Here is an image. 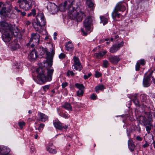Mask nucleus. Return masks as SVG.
<instances>
[{"instance_id": "f257e3e1", "label": "nucleus", "mask_w": 155, "mask_h": 155, "mask_svg": "<svg viewBox=\"0 0 155 155\" xmlns=\"http://www.w3.org/2000/svg\"><path fill=\"white\" fill-rule=\"evenodd\" d=\"M80 5L79 0H74L70 1V0L66 1L64 3V9L62 11L65 10L66 7L68 6V15L70 18L73 19H76L77 21H81L85 15L83 12L80 11L79 6ZM63 6L60 7L61 9Z\"/></svg>"}, {"instance_id": "f03ea898", "label": "nucleus", "mask_w": 155, "mask_h": 155, "mask_svg": "<svg viewBox=\"0 0 155 155\" xmlns=\"http://www.w3.org/2000/svg\"><path fill=\"white\" fill-rule=\"evenodd\" d=\"M47 77L44 74V70L42 68H39L37 70V72L38 73L37 75L38 80L42 82L45 83L47 81H50L52 80V74L54 72L53 69H48L47 68Z\"/></svg>"}, {"instance_id": "7ed1b4c3", "label": "nucleus", "mask_w": 155, "mask_h": 155, "mask_svg": "<svg viewBox=\"0 0 155 155\" xmlns=\"http://www.w3.org/2000/svg\"><path fill=\"white\" fill-rule=\"evenodd\" d=\"M45 21L43 14L40 13L36 16V21L32 23V25L36 31L39 32L40 31L38 29V27L44 26L45 25Z\"/></svg>"}, {"instance_id": "20e7f679", "label": "nucleus", "mask_w": 155, "mask_h": 155, "mask_svg": "<svg viewBox=\"0 0 155 155\" xmlns=\"http://www.w3.org/2000/svg\"><path fill=\"white\" fill-rule=\"evenodd\" d=\"M38 51L41 55L43 54L45 52L47 55L48 62L45 63L44 66L46 68L47 65L48 66V67H51L52 65V60L53 54H50L49 52H48L47 49L46 48H44L42 47L39 48Z\"/></svg>"}, {"instance_id": "39448f33", "label": "nucleus", "mask_w": 155, "mask_h": 155, "mask_svg": "<svg viewBox=\"0 0 155 155\" xmlns=\"http://www.w3.org/2000/svg\"><path fill=\"white\" fill-rule=\"evenodd\" d=\"M17 3L20 8L26 11L31 9L35 2L33 0H18Z\"/></svg>"}, {"instance_id": "423d86ee", "label": "nucleus", "mask_w": 155, "mask_h": 155, "mask_svg": "<svg viewBox=\"0 0 155 155\" xmlns=\"http://www.w3.org/2000/svg\"><path fill=\"white\" fill-rule=\"evenodd\" d=\"M145 115L140 117V120L144 125H150L153 121L152 115L150 112L144 113Z\"/></svg>"}, {"instance_id": "0eeeda50", "label": "nucleus", "mask_w": 155, "mask_h": 155, "mask_svg": "<svg viewBox=\"0 0 155 155\" xmlns=\"http://www.w3.org/2000/svg\"><path fill=\"white\" fill-rule=\"evenodd\" d=\"M12 25L7 22L2 21L0 22V31L2 32L5 31H9L12 30Z\"/></svg>"}, {"instance_id": "6e6552de", "label": "nucleus", "mask_w": 155, "mask_h": 155, "mask_svg": "<svg viewBox=\"0 0 155 155\" xmlns=\"http://www.w3.org/2000/svg\"><path fill=\"white\" fill-rule=\"evenodd\" d=\"M12 31H4L3 32L4 34L2 35V38L5 42H8L11 40L12 37Z\"/></svg>"}, {"instance_id": "1a4fd4ad", "label": "nucleus", "mask_w": 155, "mask_h": 155, "mask_svg": "<svg viewBox=\"0 0 155 155\" xmlns=\"http://www.w3.org/2000/svg\"><path fill=\"white\" fill-rule=\"evenodd\" d=\"M40 36L37 33H32L31 34L30 43L33 42L34 44L38 45L40 41Z\"/></svg>"}, {"instance_id": "9d476101", "label": "nucleus", "mask_w": 155, "mask_h": 155, "mask_svg": "<svg viewBox=\"0 0 155 155\" xmlns=\"http://www.w3.org/2000/svg\"><path fill=\"white\" fill-rule=\"evenodd\" d=\"M92 21V18L90 17L85 19L84 22V26L87 32L89 31L90 30Z\"/></svg>"}, {"instance_id": "9b49d317", "label": "nucleus", "mask_w": 155, "mask_h": 155, "mask_svg": "<svg viewBox=\"0 0 155 155\" xmlns=\"http://www.w3.org/2000/svg\"><path fill=\"white\" fill-rule=\"evenodd\" d=\"M121 3H118L114 9L112 14V15L113 18L117 17L118 18L120 17L121 15L120 14L117 13V12L119 11L120 10V5H121Z\"/></svg>"}, {"instance_id": "f8f14e48", "label": "nucleus", "mask_w": 155, "mask_h": 155, "mask_svg": "<svg viewBox=\"0 0 155 155\" xmlns=\"http://www.w3.org/2000/svg\"><path fill=\"white\" fill-rule=\"evenodd\" d=\"M109 61L114 64H116L120 61V58L117 56L111 55L108 58Z\"/></svg>"}, {"instance_id": "ddd939ff", "label": "nucleus", "mask_w": 155, "mask_h": 155, "mask_svg": "<svg viewBox=\"0 0 155 155\" xmlns=\"http://www.w3.org/2000/svg\"><path fill=\"white\" fill-rule=\"evenodd\" d=\"M10 151V149L6 147H0V155L7 154Z\"/></svg>"}, {"instance_id": "4468645a", "label": "nucleus", "mask_w": 155, "mask_h": 155, "mask_svg": "<svg viewBox=\"0 0 155 155\" xmlns=\"http://www.w3.org/2000/svg\"><path fill=\"white\" fill-rule=\"evenodd\" d=\"M10 46L11 49L14 50H16L19 48L20 46L16 40H14L10 44Z\"/></svg>"}, {"instance_id": "2eb2a0df", "label": "nucleus", "mask_w": 155, "mask_h": 155, "mask_svg": "<svg viewBox=\"0 0 155 155\" xmlns=\"http://www.w3.org/2000/svg\"><path fill=\"white\" fill-rule=\"evenodd\" d=\"M143 84V86L145 87H148L150 85V77L149 76H147L144 79Z\"/></svg>"}, {"instance_id": "dca6fc26", "label": "nucleus", "mask_w": 155, "mask_h": 155, "mask_svg": "<svg viewBox=\"0 0 155 155\" xmlns=\"http://www.w3.org/2000/svg\"><path fill=\"white\" fill-rule=\"evenodd\" d=\"M37 53L35 50H33L31 52L29 58L32 60H35L37 58Z\"/></svg>"}, {"instance_id": "f3484780", "label": "nucleus", "mask_w": 155, "mask_h": 155, "mask_svg": "<svg viewBox=\"0 0 155 155\" xmlns=\"http://www.w3.org/2000/svg\"><path fill=\"white\" fill-rule=\"evenodd\" d=\"M107 52L105 51H101L99 52L98 53H95L94 55L96 56L97 58H102L103 56L105 55Z\"/></svg>"}, {"instance_id": "a211bd4d", "label": "nucleus", "mask_w": 155, "mask_h": 155, "mask_svg": "<svg viewBox=\"0 0 155 155\" xmlns=\"http://www.w3.org/2000/svg\"><path fill=\"white\" fill-rule=\"evenodd\" d=\"M54 127L60 130H61L62 129V124L59 121H55L54 123Z\"/></svg>"}, {"instance_id": "6ab92c4d", "label": "nucleus", "mask_w": 155, "mask_h": 155, "mask_svg": "<svg viewBox=\"0 0 155 155\" xmlns=\"http://www.w3.org/2000/svg\"><path fill=\"white\" fill-rule=\"evenodd\" d=\"M40 117L41 121L45 122L46 120L48 119V117L45 114L41 113H39L38 114Z\"/></svg>"}, {"instance_id": "aec40b11", "label": "nucleus", "mask_w": 155, "mask_h": 155, "mask_svg": "<svg viewBox=\"0 0 155 155\" xmlns=\"http://www.w3.org/2000/svg\"><path fill=\"white\" fill-rule=\"evenodd\" d=\"M128 145L130 150L131 151H133L135 147L133 142L132 141L129 140L128 141Z\"/></svg>"}, {"instance_id": "412c9836", "label": "nucleus", "mask_w": 155, "mask_h": 155, "mask_svg": "<svg viewBox=\"0 0 155 155\" xmlns=\"http://www.w3.org/2000/svg\"><path fill=\"white\" fill-rule=\"evenodd\" d=\"M74 47L72 43L70 42H68L66 45V49L68 51H71L73 50Z\"/></svg>"}, {"instance_id": "4be33fe9", "label": "nucleus", "mask_w": 155, "mask_h": 155, "mask_svg": "<svg viewBox=\"0 0 155 155\" xmlns=\"http://www.w3.org/2000/svg\"><path fill=\"white\" fill-rule=\"evenodd\" d=\"M72 68L73 69H74L76 70L80 71L82 69V67L81 64H76V65L73 64Z\"/></svg>"}, {"instance_id": "5701e85b", "label": "nucleus", "mask_w": 155, "mask_h": 155, "mask_svg": "<svg viewBox=\"0 0 155 155\" xmlns=\"http://www.w3.org/2000/svg\"><path fill=\"white\" fill-rule=\"evenodd\" d=\"M62 107L67 110H72V107L71 105L70 104L68 103H65L64 105L62 106Z\"/></svg>"}, {"instance_id": "b1692460", "label": "nucleus", "mask_w": 155, "mask_h": 155, "mask_svg": "<svg viewBox=\"0 0 155 155\" xmlns=\"http://www.w3.org/2000/svg\"><path fill=\"white\" fill-rule=\"evenodd\" d=\"M104 86L103 85L101 84L95 87V91L96 92H97V91L99 90H103L104 89Z\"/></svg>"}, {"instance_id": "393cba45", "label": "nucleus", "mask_w": 155, "mask_h": 155, "mask_svg": "<svg viewBox=\"0 0 155 155\" xmlns=\"http://www.w3.org/2000/svg\"><path fill=\"white\" fill-rule=\"evenodd\" d=\"M119 49L117 46L115 45H113L111 48L110 50V52L112 53H114L116 52Z\"/></svg>"}, {"instance_id": "a878e982", "label": "nucleus", "mask_w": 155, "mask_h": 155, "mask_svg": "<svg viewBox=\"0 0 155 155\" xmlns=\"http://www.w3.org/2000/svg\"><path fill=\"white\" fill-rule=\"evenodd\" d=\"M100 19L101 20V23H103L104 25L107 23L108 19L107 18L104 16H102L100 17Z\"/></svg>"}, {"instance_id": "bb28decb", "label": "nucleus", "mask_w": 155, "mask_h": 155, "mask_svg": "<svg viewBox=\"0 0 155 155\" xmlns=\"http://www.w3.org/2000/svg\"><path fill=\"white\" fill-rule=\"evenodd\" d=\"M75 86L80 90H83L84 88V87L82 84H80L78 83H76L75 84Z\"/></svg>"}, {"instance_id": "cd10ccee", "label": "nucleus", "mask_w": 155, "mask_h": 155, "mask_svg": "<svg viewBox=\"0 0 155 155\" xmlns=\"http://www.w3.org/2000/svg\"><path fill=\"white\" fill-rule=\"evenodd\" d=\"M6 9V8H3L0 11V15L2 16V17L4 18L5 15L7 14L5 11ZM3 19H4V18H3Z\"/></svg>"}, {"instance_id": "c85d7f7f", "label": "nucleus", "mask_w": 155, "mask_h": 155, "mask_svg": "<svg viewBox=\"0 0 155 155\" xmlns=\"http://www.w3.org/2000/svg\"><path fill=\"white\" fill-rule=\"evenodd\" d=\"M47 150L50 153L53 154L56 153L57 152L56 150L50 147L47 148Z\"/></svg>"}, {"instance_id": "c756f323", "label": "nucleus", "mask_w": 155, "mask_h": 155, "mask_svg": "<svg viewBox=\"0 0 155 155\" xmlns=\"http://www.w3.org/2000/svg\"><path fill=\"white\" fill-rule=\"evenodd\" d=\"M73 59L74 60V63L73 64L76 65V64H81L79 58L75 56H74L73 58Z\"/></svg>"}, {"instance_id": "7c9ffc66", "label": "nucleus", "mask_w": 155, "mask_h": 155, "mask_svg": "<svg viewBox=\"0 0 155 155\" xmlns=\"http://www.w3.org/2000/svg\"><path fill=\"white\" fill-rule=\"evenodd\" d=\"M86 3L87 6L89 8L92 7L94 6V4L91 1H88L86 2Z\"/></svg>"}, {"instance_id": "2f4dec72", "label": "nucleus", "mask_w": 155, "mask_h": 155, "mask_svg": "<svg viewBox=\"0 0 155 155\" xmlns=\"http://www.w3.org/2000/svg\"><path fill=\"white\" fill-rule=\"evenodd\" d=\"M44 126L45 125L44 124H41L38 128L37 129V128H36V130L38 129L39 131L41 132L42 131V130L43 129V128H44Z\"/></svg>"}, {"instance_id": "473e14b6", "label": "nucleus", "mask_w": 155, "mask_h": 155, "mask_svg": "<svg viewBox=\"0 0 155 155\" xmlns=\"http://www.w3.org/2000/svg\"><path fill=\"white\" fill-rule=\"evenodd\" d=\"M77 95L79 97L82 96L84 93V91L83 90L78 91L77 92Z\"/></svg>"}, {"instance_id": "72a5a7b5", "label": "nucleus", "mask_w": 155, "mask_h": 155, "mask_svg": "<svg viewBox=\"0 0 155 155\" xmlns=\"http://www.w3.org/2000/svg\"><path fill=\"white\" fill-rule=\"evenodd\" d=\"M25 124V123L24 121L20 122L18 123V125L21 129H22Z\"/></svg>"}, {"instance_id": "f704fd0d", "label": "nucleus", "mask_w": 155, "mask_h": 155, "mask_svg": "<svg viewBox=\"0 0 155 155\" xmlns=\"http://www.w3.org/2000/svg\"><path fill=\"white\" fill-rule=\"evenodd\" d=\"M35 10L33 9L32 10L31 12L28 15V16H30L32 15H33V16H35Z\"/></svg>"}, {"instance_id": "c9c22d12", "label": "nucleus", "mask_w": 155, "mask_h": 155, "mask_svg": "<svg viewBox=\"0 0 155 155\" xmlns=\"http://www.w3.org/2000/svg\"><path fill=\"white\" fill-rule=\"evenodd\" d=\"M67 75L68 76H69L70 74L72 76H74L75 75L74 73L72 71H71L70 70H68L67 73Z\"/></svg>"}, {"instance_id": "e433bc0d", "label": "nucleus", "mask_w": 155, "mask_h": 155, "mask_svg": "<svg viewBox=\"0 0 155 155\" xmlns=\"http://www.w3.org/2000/svg\"><path fill=\"white\" fill-rule=\"evenodd\" d=\"M109 64L108 61L107 60H104L103 61V67L105 68H107Z\"/></svg>"}, {"instance_id": "4c0bfd02", "label": "nucleus", "mask_w": 155, "mask_h": 155, "mask_svg": "<svg viewBox=\"0 0 155 155\" xmlns=\"http://www.w3.org/2000/svg\"><path fill=\"white\" fill-rule=\"evenodd\" d=\"M149 125L147 126L146 127V130L147 131L148 134H149L150 133V130L151 129V126L150 124Z\"/></svg>"}, {"instance_id": "58836bf2", "label": "nucleus", "mask_w": 155, "mask_h": 155, "mask_svg": "<svg viewBox=\"0 0 155 155\" xmlns=\"http://www.w3.org/2000/svg\"><path fill=\"white\" fill-rule=\"evenodd\" d=\"M134 99L133 100L134 102H137V103H136V104H139V102L137 100V95L135 94L134 96Z\"/></svg>"}, {"instance_id": "ea45409f", "label": "nucleus", "mask_w": 155, "mask_h": 155, "mask_svg": "<svg viewBox=\"0 0 155 155\" xmlns=\"http://www.w3.org/2000/svg\"><path fill=\"white\" fill-rule=\"evenodd\" d=\"M124 42L123 41H121L120 44L118 45H116L117 46L118 48L119 49L121 47H122L124 45Z\"/></svg>"}, {"instance_id": "a19ab883", "label": "nucleus", "mask_w": 155, "mask_h": 155, "mask_svg": "<svg viewBox=\"0 0 155 155\" xmlns=\"http://www.w3.org/2000/svg\"><path fill=\"white\" fill-rule=\"evenodd\" d=\"M101 74L98 71H96L95 77L96 78H98L101 76Z\"/></svg>"}, {"instance_id": "79ce46f5", "label": "nucleus", "mask_w": 155, "mask_h": 155, "mask_svg": "<svg viewBox=\"0 0 155 155\" xmlns=\"http://www.w3.org/2000/svg\"><path fill=\"white\" fill-rule=\"evenodd\" d=\"M140 64L139 63L137 62L136 65V70L137 71H139L140 68Z\"/></svg>"}, {"instance_id": "37998d69", "label": "nucleus", "mask_w": 155, "mask_h": 155, "mask_svg": "<svg viewBox=\"0 0 155 155\" xmlns=\"http://www.w3.org/2000/svg\"><path fill=\"white\" fill-rule=\"evenodd\" d=\"M91 99L92 100H95L97 99V96L94 94H93L90 97Z\"/></svg>"}, {"instance_id": "c03bdc74", "label": "nucleus", "mask_w": 155, "mask_h": 155, "mask_svg": "<svg viewBox=\"0 0 155 155\" xmlns=\"http://www.w3.org/2000/svg\"><path fill=\"white\" fill-rule=\"evenodd\" d=\"M119 3H121V5H120V10H124L125 9V6L124 5L122 4V2H120Z\"/></svg>"}, {"instance_id": "a18cd8bd", "label": "nucleus", "mask_w": 155, "mask_h": 155, "mask_svg": "<svg viewBox=\"0 0 155 155\" xmlns=\"http://www.w3.org/2000/svg\"><path fill=\"white\" fill-rule=\"evenodd\" d=\"M59 57L60 59L63 58L65 57V54L64 53H61L59 55Z\"/></svg>"}, {"instance_id": "49530a36", "label": "nucleus", "mask_w": 155, "mask_h": 155, "mask_svg": "<svg viewBox=\"0 0 155 155\" xmlns=\"http://www.w3.org/2000/svg\"><path fill=\"white\" fill-rule=\"evenodd\" d=\"M91 73L88 74V75H85L84 76V78L85 79H87L88 78L90 77L91 76Z\"/></svg>"}, {"instance_id": "de8ad7c7", "label": "nucleus", "mask_w": 155, "mask_h": 155, "mask_svg": "<svg viewBox=\"0 0 155 155\" xmlns=\"http://www.w3.org/2000/svg\"><path fill=\"white\" fill-rule=\"evenodd\" d=\"M140 63L142 65H144L145 64V61L144 59H141L139 61Z\"/></svg>"}, {"instance_id": "09e8293b", "label": "nucleus", "mask_w": 155, "mask_h": 155, "mask_svg": "<svg viewBox=\"0 0 155 155\" xmlns=\"http://www.w3.org/2000/svg\"><path fill=\"white\" fill-rule=\"evenodd\" d=\"M68 85V84L67 82L63 83L62 84V87L63 88H64Z\"/></svg>"}, {"instance_id": "8fccbe9b", "label": "nucleus", "mask_w": 155, "mask_h": 155, "mask_svg": "<svg viewBox=\"0 0 155 155\" xmlns=\"http://www.w3.org/2000/svg\"><path fill=\"white\" fill-rule=\"evenodd\" d=\"M14 9L15 10H16L18 13H19L20 12H21V10L18 9V7L17 6H16L15 7Z\"/></svg>"}, {"instance_id": "3c124183", "label": "nucleus", "mask_w": 155, "mask_h": 155, "mask_svg": "<svg viewBox=\"0 0 155 155\" xmlns=\"http://www.w3.org/2000/svg\"><path fill=\"white\" fill-rule=\"evenodd\" d=\"M49 88V86L48 85H45L43 87V90L45 91H46V89H48Z\"/></svg>"}, {"instance_id": "603ef678", "label": "nucleus", "mask_w": 155, "mask_h": 155, "mask_svg": "<svg viewBox=\"0 0 155 155\" xmlns=\"http://www.w3.org/2000/svg\"><path fill=\"white\" fill-rule=\"evenodd\" d=\"M62 117L65 118H68L69 117V115H67L65 114H63L62 115Z\"/></svg>"}, {"instance_id": "864d4df0", "label": "nucleus", "mask_w": 155, "mask_h": 155, "mask_svg": "<svg viewBox=\"0 0 155 155\" xmlns=\"http://www.w3.org/2000/svg\"><path fill=\"white\" fill-rule=\"evenodd\" d=\"M136 139L139 141H141L142 140V138L139 136H137L136 137Z\"/></svg>"}, {"instance_id": "5fc2aeb1", "label": "nucleus", "mask_w": 155, "mask_h": 155, "mask_svg": "<svg viewBox=\"0 0 155 155\" xmlns=\"http://www.w3.org/2000/svg\"><path fill=\"white\" fill-rule=\"evenodd\" d=\"M81 31L83 33V35L84 36H86L87 35V33L85 32V31H84V30L82 29L81 30Z\"/></svg>"}, {"instance_id": "6e6d98bb", "label": "nucleus", "mask_w": 155, "mask_h": 155, "mask_svg": "<svg viewBox=\"0 0 155 155\" xmlns=\"http://www.w3.org/2000/svg\"><path fill=\"white\" fill-rule=\"evenodd\" d=\"M31 22L29 21H27L26 22V24L27 25H29L30 24Z\"/></svg>"}, {"instance_id": "4d7b16f0", "label": "nucleus", "mask_w": 155, "mask_h": 155, "mask_svg": "<svg viewBox=\"0 0 155 155\" xmlns=\"http://www.w3.org/2000/svg\"><path fill=\"white\" fill-rule=\"evenodd\" d=\"M149 145L147 143H145V144L143 145V147L144 148H146Z\"/></svg>"}, {"instance_id": "13d9d810", "label": "nucleus", "mask_w": 155, "mask_h": 155, "mask_svg": "<svg viewBox=\"0 0 155 155\" xmlns=\"http://www.w3.org/2000/svg\"><path fill=\"white\" fill-rule=\"evenodd\" d=\"M31 44V47H32V48H33V47H34V46H35V45H35V44H34V43L33 42H31V43H30Z\"/></svg>"}, {"instance_id": "bf43d9fd", "label": "nucleus", "mask_w": 155, "mask_h": 155, "mask_svg": "<svg viewBox=\"0 0 155 155\" xmlns=\"http://www.w3.org/2000/svg\"><path fill=\"white\" fill-rule=\"evenodd\" d=\"M26 15V13L25 12H22V14L21 15L23 16H25Z\"/></svg>"}, {"instance_id": "052dcab7", "label": "nucleus", "mask_w": 155, "mask_h": 155, "mask_svg": "<svg viewBox=\"0 0 155 155\" xmlns=\"http://www.w3.org/2000/svg\"><path fill=\"white\" fill-rule=\"evenodd\" d=\"M38 137V135L37 134H36L35 135V139H37Z\"/></svg>"}, {"instance_id": "680f3d73", "label": "nucleus", "mask_w": 155, "mask_h": 155, "mask_svg": "<svg viewBox=\"0 0 155 155\" xmlns=\"http://www.w3.org/2000/svg\"><path fill=\"white\" fill-rule=\"evenodd\" d=\"M68 127V126H64L63 127H62V128H63L64 129H66Z\"/></svg>"}, {"instance_id": "e2e57ef3", "label": "nucleus", "mask_w": 155, "mask_h": 155, "mask_svg": "<svg viewBox=\"0 0 155 155\" xmlns=\"http://www.w3.org/2000/svg\"><path fill=\"white\" fill-rule=\"evenodd\" d=\"M118 35H117L115 36V39H116V38H118Z\"/></svg>"}, {"instance_id": "0e129e2a", "label": "nucleus", "mask_w": 155, "mask_h": 155, "mask_svg": "<svg viewBox=\"0 0 155 155\" xmlns=\"http://www.w3.org/2000/svg\"><path fill=\"white\" fill-rule=\"evenodd\" d=\"M54 35L55 36H56L57 35V33L55 32L54 33Z\"/></svg>"}, {"instance_id": "69168bd1", "label": "nucleus", "mask_w": 155, "mask_h": 155, "mask_svg": "<svg viewBox=\"0 0 155 155\" xmlns=\"http://www.w3.org/2000/svg\"><path fill=\"white\" fill-rule=\"evenodd\" d=\"M104 41V40H101L100 41V42L101 43H102Z\"/></svg>"}, {"instance_id": "338daca9", "label": "nucleus", "mask_w": 155, "mask_h": 155, "mask_svg": "<svg viewBox=\"0 0 155 155\" xmlns=\"http://www.w3.org/2000/svg\"><path fill=\"white\" fill-rule=\"evenodd\" d=\"M153 146L154 148L155 149V142H153Z\"/></svg>"}, {"instance_id": "774afa93", "label": "nucleus", "mask_w": 155, "mask_h": 155, "mask_svg": "<svg viewBox=\"0 0 155 155\" xmlns=\"http://www.w3.org/2000/svg\"><path fill=\"white\" fill-rule=\"evenodd\" d=\"M28 113L29 114H31V111L30 110H29L28 111Z\"/></svg>"}]
</instances>
